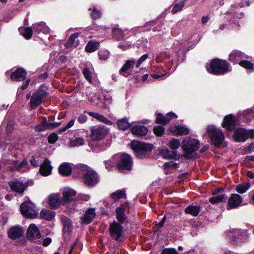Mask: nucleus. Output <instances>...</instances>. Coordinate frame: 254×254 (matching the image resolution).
Returning a JSON list of instances; mask_svg holds the SVG:
<instances>
[{"mask_svg": "<svg viewBox=\"0 0 254 254\" xmlns=\"http://www.w3.org/2000/svg\"><path fill=\"white\" fill-rule=\"evenodd\" d=\"M205 67L208 73L214 75H224L232 70V67L227 61L217 58L211 60Z\"/></svg>", "mask_w": 254, "mask_h": 254, "instance_id": "obj_1", "label": "nucleus"}, {"mask_svg": "<svg viewBox=\"0 0 254 254\" xmlns=\"http://www.w3.org/2000/svg\"><path fill=\"white\" fill-rule=\"evenodd\" d=\"M48 90V86L45 84H42L38 89L33 92L32 95L30 92L26 94L27 99L31 98L29 106L31 110L36 109L48 98L49 95Z\"/></svg>", "mask_w": 254, "mask_h": 254, "instance_id": "obj_2", "label": "nucleus"}, {"mask_svg": "<svg viewBox=\"0 0 254 254\" xmlns=\"http://www.w3.org/2000/svg\"><path fill=\"white\" fill-rule=\"evenodd\" d=\"M199 140L190 137L186 138L183 140L182 144L183 150L182 156L186 159L198 158L199 155L196 151L199 149Z\"/></svg>", "mask_w": 254, "mask_h": 254, "instance_id": "obj_3", "label": "nucleus"}, {"mask_svg": "<svg viewBox=\"0 0 254 254\" xmlns=\"http://www.w3.org/2000/svg\"><path fill=\"white\" fill-rule=\"evenodd\" d=\"M76 168L79 170L85 171L83 179L84 184L87 187H93L99 182V176L98 174L87 165L80 164L77 165Z\"/></svg>", "mask_w": 254, "mask_h": 254, "instance_id": "obj_4", "label": "nucleus"}, {"mask_svg": "<svg viewBox=\"0 0 254 254\" xmlns=\"http://www.w3.org/2000/svg\"><path fill=\"white\" fill-rule=\"evenodd\" d=\"M131 149L137 158L144 159L150 154L153 148V145L139 141L133 140L130 144Z\"/></svg>", "mask_w": 254, "mask_h": 254, "instance_id": "obj_5", "label": "nucleus"}, {"mask_svg": "<svg viewBox=\"0 0 254 254\" xmlns=\"http://www.w3.org/2000/svg\"><path fill=\"white\" fill-rule=\"evenodd\" d=\"M207 133L210 143L215 147L219 148L223 144L225 135L221 129L213 126H209L207 128Z\"/></svg>", "mask_w": 254, "mask_h": 254, "instance_id": "obj_6", "label": "nucleus"}, {"mask_svg": "<svg viewBox=\"0 0 254 254\" xmlns=\"http://www.w3.org/2000/svg\"><path fill=\"white\" fill-rule=\"evenodd\" d=\"M34 183L32 180H15L9 181L8 184L12 191L17 193L21 196L24 193V191L29 186H32Z\"/></svg>", "mask_w": 254, "mask_h": 254, "instance_id": "obj_7", "label": "nucleus"}, {"mask_svg": "<svg viewBox=\"0 0 254 254\" xmlns=\"http://www.w3.org/2000/svg\"><path fill=\"white\" fill-rule=\"evenodd\" d=\"M90 132L91 139L97 141L105 138L108 135L109 130L105 126L99 125L92 127Z\"/></svg>", "mask_w": 254, "mask_h": 254, "instance_id": "obj_8", "label": "nucleus"}, {"mask_svg": "<svg viewBox=\"0 0 254 254\" xmlns=\"http://www.w3.org/2000/svg\"><path fill=\"white\" fill-rule=\"evenodd\" d=\"M116 166L117 169L121 172L130 171L133 166L131 157L127 153L122 154Z\"/></svg>", "mask_w": 254, "mask_h": 254, "instance_id": "obj_9", "label": "nucleus"}, {"mask_svg": "<svg viewBox=\"0 0 254 254\" xmlns=\"http://www.w3.org/2000/svg\"><path fill=\"white\" fill-rule=\"evenodd\" d=\"M7 235L8 237L12 240L22 238L21 242L23 246L25 245L27 243L26 240L24 237V230L22 227L19 225L10 227L7 232Z\"/></svg>", "mask_w": 254, "mask_h": 254, "instance_id": "obj_10", "label": "nucleus"}, {"mask_svg": "<svg viewBox=\"0 0 254 254\" xmlns=\"http://www.w3.org/2000/svg\"><path fill=\"white\" fill-rule=\"evenodd\" d=\"M35 208L33 202L30 201H25L20 205L21 213L25 218H34L37 215Z\"/></svg>", "mask_w": 254, "mask_h": 254, "instance_id": "obj_11", "label": "nucleus"}, {"mask_svg": "<svg viewBox=\"0 0 254 254\" xmlns=\"http://www.w3.org/2000/svg\"><path fill=\"white\" fill-rule=\"evenodd\" d=\"M122 224L114 220L110 225V235L112 238H114L117 241H120V238L123 235L124 227Z\"/></svg>", "mask_w": 254, "mask_h": 254, "instance_id": "obj_12", "label": "nucleus"}, {"mask_svg": "<svg viewBox=\"0 0 254 254\" xmlns=\"http://www.w3.org/2000/svg\"><path fill=\"white\" fill-rule=\"evenodd\" d=\"M42 234L38 227L34 223L30 224L27 230V239L31 241H35L41 238Z\"/></svg>", "mask_w": 254, "mask_h": 254, "instance_id": "obj_13", "label": "nucleus"}, {"mask_svg": "<svg viewBox=\"0 0 254 254\" xmlns=\"http://www.w3.org/2000/svg\"><path fill=\"white\" fill-rule=\"evenodd\" d=\"M243 198L238 193H232L228 200L226 208L228 210L237 208L242 205Z\"/></svg>", "mask_w": 254, "mask_h": 254, "instance_id": "obj_14", "label": "nucleus"}, {"mask_svg": "<svg viewBox=\"0 0 254 254\" xmlns=\"http://www.w3.org/2000/svg\"><path fill=\"white\" fill-rule=\"evenodd\" d=\"M128 205L127 202L120 205L115 209L116 219L118 222L123 224L127 219V217L126 214V207Z\"/></svg>", "mask_w": 254, "mask_h": 254, "instance_id": "obj_15", "label": "nucleus"}, {"mask_svg": "<svg viewBox=\"0 0 254 254\" xmlns=\"http://www.w3.org/2000/svg\"><path fill=\"white\" fill-rule=\"evenodd\" d=\"M27 74V72L25 69L18 67L11 73L10 78L13 81H23L26 79Z\"/></svg>", "mask_w": 254, "mask_h": 254, "instance_id": "obj_16", "label": "nucleus"}, {"mask_svg": "<svg viewBox=\"0 0 254 254\" xmlns=\"http://www.w3.org/2000/svg\"><path fill=\"white\" fill-rule=\"evenodd\" d=\"M222 126L229 131L234 129L236 126V119L232 114L226 115L222 122Z\"/></svg>", "mask_w": 254, "mask_h": 254, "instance_id": "obj_17", "label": "nucleus"}, {"mask_svg": "<svg viewBox=\"0 0 254 254\" xmlns=\"http://www.w3.org/2000/svg\"><path fill=\"white\" fill-rule=\"evenodd\" d=\"M48 204L53 209L59 208L61 205H64L63 203L62 198L58 193L51 194L49 196Z\"/></svg>", "mask_w": 254, "mask_h": 254, "instance_id": "obj_18", "label": "nucleus"}, {"mask_svg": "<svg viewBox=\"0 0 254 254\" xmlns=\"http://www.w3.org/2000/svg\"><path fill=\"white\" fill-rule=\"evenodd\" d=\"M96 216L95 209L94 208H89L85 212L84 215L80 217L82 224H89L91 223Z\"/></svg>", "mask_w": 254, "mask_h": 254, "instance_id": "obj_19", "label": "nucleus"}, {"mask_svg": "<svg viewBox=\"0 0 254 254\" xmlns=\"http://www.w3.org/2000/svg\"><path fill=\"white\" fill-rule=\"evenodd\" d=\"M247 129L244 128L236 129L233 135L234 140L237 142H245L247 138Z\"/></svg>", "mask_w": 254, "mask_h": 254, "instance_id": "obj_20", "label": "nucleus"}, {"mask_svg": "<svg viewBox=\"0 0 254 254\" xmlns=\"http://www.w3.org/2000/svg\"><path fill=\"white\" fill-rule=\"evenodd\" d=\"M131 133L137 137H142L147 134L148 129L143 125H134L130 127Z\"/></svg>", "mask_w": 254, "mask_h": 254, "instance_id": "obj_21", "label": "nucleus"}, {"mask_svg": "<svg viewBox=\"0 0 254 254\" xmlns=\"http://www.w3.org/2000/svg\"><path fill=\"white\" fill-rule=\"evenodd\" d=\"M53 167L50 160L45 158L42 164L40 166L39 172L43 176H48L52 173Z\"/></svg>", "mask_w": 254, "mask_h": 254, "instance_id": "obj_22", "label": "nucleus"}, {"mask_svg": "<svg viewBox=\"0 0 254 254\" xmlns=\"http://www.w3.org/2000/svg\"><path fill=\"white\" fill-rule=\"evenodd\" d=\"M76 192L70 188L64 189L63 191V203L65 205L73 201V196L76 195Z\"/></svg>", "mask_w": 254, "mask_h": 254, "instance_id": "obj_23", "label": "nucleus"}, {"mask_svg": "<svg viewBox=\"0 0 254 254\" xmlns=\"http://www.w3.org/2000/svg\"><path fill=\"white\" fill-rule=\"evenodd\" d=\"M160 154L163 158L166 159L178 160L180 156L176 150H170L168 149H162L160 151Z\"/></svg>", "mask_w": 254, "mask_h": 254, "instance_id": "obj_24", "label": "nucleus"}, {"mask_svg": "<svg viewBox=\"0 0 254 254\" xmlns=\"http://www.w3.org/2000/svg\"><path fill=\"white\" fill-rule=\"evenodd\" d=\"M135 63L136 60L134 59H130V60H127L123 64L122 68L120 69V74L126 77H127L129 75V73H127V71L132 69L134 65L135 64Z\"/></svg>", "mask_w": 254, "mask_h": 254, "instance_id": "obj_25", "label": "nucleus"}, {"mask_svg": "<svg viewBox=\"0 0 254 254\" xmlns=\"http://www.w3.org/2000/svg\"><path fill=\"white\" fill-rule=\"evenodd\" d=\"M80 33L76 32L72 34L64 44L66 48H76L79 44V40L77 39Z\"/></svg>", "mask_w": 254, "mask_h": 254, "instance_id": "obj_26", "label": "nucleus"}, {"mask_svg": "<svg viewBox=\"0 0 254 254\" xmlns=\"http://www.w3.org/2000/svg\"><path fill=\"white\" fill-rule=\"evenodd\" d=\"M169 131L173 133L174 135L178 136H182L187 135L189 133L188 128L182 126H176L175 127H170Z\"/></svg>", "mask_w": 254, "mask_h": 254, "instance_id": "obj_27", "label": "nucleus"}, {"mask_svg": "<svg viewBox=\"0 0 254 254\" xmlns=\"http://www.w3.org/2000/svg\"><path fill=\"white\" fill-rule=\"evenodd\" d=\"M59 173L63 177H67L71 175L72 168L68 163H63L59 167Z\"/></svg>", "mask_w": 254, "mask_h": 254, "instance_id": "obj_28", "label": "nucleus"}, {"mask_svg": "<svg viewBox=\"0 0 254 254\" xmlns=\"http://www.w3.org/2000/svg\"><path fill=\"white\" fill-rule=\"evenodd\" d=\"M33 31L37 33H46L48 32V28L46 26L45 23L44 22H40L39 23L34 24L32 25Z\"/></svg>", "mask_w": 254, "mask_h": 254, "instance_id": "obj_29", "label": "nucleus"}, {"mask_svg": "<svg viewBox=\"0 0 254 254\" xmlns=\"http://www.w3.org/2000/svg\"><path fill=\"white\" fill-rule=\"evenodd\" d=\"M88 115L97 119L100 122H101L106 125H111L112 124V122L109 120L107 118L105 117L102 115H101L98 113H94L92 112H88Z\"/></svg>", "mask_w": 254, "mask_h": 254, "instance_id": "obj_30", "label": "nucleus"}, {"mask_svg": "<svg viewBox=\"0 0 254 254\" xmlns=\"http://www.w3.org/2000/svg\"><path fill=\"white\" fill-rule=\"evenodd\" d=\"M56 215V213L47 209H42L40 212V217L47 221L52 220Z\"/></svg>", "mask_w": 254, "mask_h": 254, "instance_id": "obj_31", "label": "nucleus"}, {"mask_svg": "<svg viewBox=\"0 0 254 254\" xmlns=\"http://www.w3.org/2000/svg\"><path fill=\"white\" fill-rule=\"evenodd\" d=\"M201 210V207L198 205H190L186 207L185 212L193 216H197Z\"/></svg>", "mask_w": 254, "mask_h": 254, "instance_id": "obj_32", "label": "nucleus"}, {"mask_svg": "<svg viewBox=\"0 0 254 254\" xmlns=\"http://www.w3.org/2000/svg\"><path fill=\"white\" fill-rule=\"evenodd\" d=\"M242 55L241 52L234 50L229 55V61L234 64H239V61L242 58Z\"/></svg>", "mask_w": 254, "mask_h": 254, "instance_id": "obj_33", "label": "nucleus"}, {"mask_svg": "<svg viewBox=\"0 0 254 254\" xmlns=\"http://www.w3.org/2000/svg\"><path fill=\"white\" fill-rule=\"evenodd\" d=\"M18 31L20 34L27 40H29L31 38L33 32L32 27H20L18 28Z\"/></svg>", "mask_w": 254, "mask_h": 254, "instance_id": "obj_34", "label": "nucleus"}, {"mask_svg": "<svg viewBox=\"0 0 254 254\" xmlns=\"http://www.w3.org/2000/svg\"><path fill=\"white\" fill-rule=\"evenodd\" d=\"M100 46L99 42L90 40L88 42L85 46V51L87 53H92L96 51Z\"/></svg>", "mask_w": 254, "mask_h": 254, "instance_id": "obj_35", "label": "nucleus"}, {"mask_svg": "<svg viewBox=\"0 0 254 254\" xmlns=\"http://www.w3.org/2000/svg\"><path fill=\"white\" fill-rule=\"evenodd\" d=\"M227 196L225 194H223L218 196L211 197L209 198V201L212 204H215L218 203L224 202L227 200Z\"/></svg>", "mask_w": 254, "mask_h": 254, "instance_id": "obj_36", "label": "nucleus"}, {"mask_svg": "<svg viewBox=\"0 0 254 254\" xmlns=\"http://www.w3.org/2000/svg\"><path fill=\"white\" fill-rule=\"evenodd\" d=\"M111 196L115 201H116L122 198H126L127 194L125 192V190H118L115 192L112 193Z\"/></svg>", "mask_w": 254, "mask_h": 254, "instance_id": "obj_37", "label": "nucleus"}, {"mask_svg": "<svg viewBox=\"0 0 254 254\" xmlns=\"http://www.w3.org/2000/svg\"><path fill=\"white\" fill-rule=\"evenodd\" d=\"M117 125L118 128L122 130H126L131 126L130 124L128 123L127 119L126 118L118 120Z\"/></svg>", "mask_w": 254, "mask_h": 254, "instance_id": "obj_38", "label": "nucleus"}, {"mask_svg": "<svg viewBox=\"0 0 254 254\" xmlns=\"http://www.w3.org/2000/svg\"><path fill=\"white\" fill-rule=\"evenodd\" d=\"M250 182L246 183H241L236 186V190L239 193H244L250 189Z\"/></svg>", "mask_w": 254, "mask_h": 254, "instance_id": "obj_39", "label": "nucleus"}, {"mask_svg": "<svg viewBox=\"0 0 254 254\" xmlns=\"http://www.w3.org/2000/svg\"><path fill=\"white\" fill-rule=\"evenodd\" d=\"M62 221L63 224V231L64 233L71 231L72 228V222L71 220L68 218H65L63 219Z\"/></svg>", "mask_w": 254, "mask_h": 254, "instance_id": "obj_40", "label": "nucleus"}, {"mask_svg": "<svg viewBox=\"0 0 254 254\" xmlns=\"http://www.w3.org/2000/svg\"><path fill=\"white\" fill-rule=\"evenodd\" d=\"M239 64L241 66L247 69H254V64L250 61L242 60L239 62Z\"/></svg>", "mask_w": 254, "mask_h": 254, "instance_id": "obj_41", "label": "nucleus"}, {"mask_svg": "<svg viewBox=\"0 0 254 254\" xmlns=\"http://www.w3.org/2000/svg\"><path fill=\"white\" fill-rule=\"evenodd\" d=\"M112 33L114 38L118 41L121 40L124 38L123 31L118 28L113 29Z\"/></svg>", "mask_w": 254, "mask_h": 254, "instance_id": "obj_42", "label": "nucleus"}, {"mask_svg": "<svg viewBox=\"0 0 254 254\" xmlns=\"http://www.w3.org/2000/svg\"><path fill=\"white\" fill-rule=\"evenodd\" d=\"M185 1H181L180 3H176L175 1L174 2V7L171 11L172 13L173 14H175L178 12L181 11L185 6Z\"/></svg>", "mask_w": 254, "mask_h": 254, "instance_id": "obj_43", "label": "nucleus"}, {"mask_svg": "<svg viewBox=\"0 0 254 254\" xmlns=\"http://www.w3.org/2000/svg\"><path fill=\"white\" fill-rule=\"evenodd\" d=\"M153 132L158 137L162 136L165 133V128L163 126H155L153 128Z\"/></svg>", "mask_w": 254, "mask_h": 254, "instance_id": "obj_44", "label": "nucleus"}, {"mask_svg": "<svg viewBox=\"0 0 254 254\" xmlns=\"http://www.w3.org/2000/svg\"><path fill=\"white\" fill-rule=\"evenodd\" d=\"M180 142L177 139H173L170 141L168 144L169 147L172 150H176L180 146Z\"/></svg>", "mask_w": 254, "mask_h": 254, "instance_id": "obj_45", "label": "nucleus"}, {"mask_svg": "<svg viewBox=\"0 0 254 254\" xmlns=\"http://www.w3.org/2000/svg\"><path fill=\"white\" fill-rule=\"evenodd\" d=\"M166 116L163 115L161 113H159L157 115L156 123L158 124L165 125L167 124V123H166Z\"/></svg>", "mask_w": 254, "mask_h": 254, "instance_id": "obj_46", "label": "nucleus"}, {"mask_svg": "<svg viewBox=\"0 0 254 254\" xmlns=\"http://www.w3.org/2000/svg\"><path fill=\"white\" fill-rule=\"evenodd\" d=\"M98 56L100 60L105 61L109 57V52L107 50H100L98 52Z\"/></svg>", "mask_w": 254, "mask_h": 254, "instance_id": "obj_47", "label": "nucleus"}, {"mask_svg": "<svg viewBox=\"0 0 254 254\" xmlns=\"http://www.w3.org/2000/svg\"><path fill=\"white\" fill-rule=\"evenodd\" d=\"M82 74H83L85 78L90 82L92 81L91 72L87 67L84 68L82 70Z\"/></svg>", "mask_w": 254, "mask_h": 254, "instance_id": "obj_48", "label": "nucleus"}, {"mask_svg": "<svg viewBox=\"0 0 254 254\" xmlns=\"http://www.w3.org/2000/svg\"><path fill=\"white\" fill-rule=\"evenodd\" d=\"M170 55L165 52H161L159 55H157L156 57V60L158 62H161L162 60L165 59H170Z\"/></svg>", "mask_w": 254, "mask_h": 254, "instance_id": "obj_49", "label": "nucleus"}, {"mask_svg": "<svg viewBox=\"0 0 254 254\" xmlns=\"http://www.w3.org/2000/svg\"><path fill=\"white\" fill-rule=\"evenodd\" d=\"M48 129H49V126H46L41 123L40 124L37 125L34 127V130L37 132H40L45 131Z\"/></svg>", "mask_w": 254, "mask_h": 254, "instance_id": "obj_50", "label": "nucleus"}, {"mask_svg": "<svg viewBox=\"0 0 254 254\" xmlns=\"http://www.w3.org/2000/svg\"><path fill=\"white\" fill-rule=\"evenodd\" d=\"M84 143V140L81 137L76 138V139L71 141L72 146H77L82 145Z\"/></svg>", "mask_w": 254, "mask_h": 254, "instance_id": "obj_51", "label": "nucleus"}, {"mask_svg": "<svg viewBox=\"0 0 254 254\" xmlns=\"http://www.w3.org/2000/svg\"><path fill=\"white\" fill-rule=\"evenodd\" d=\"M58 139V134L56 132L51 133L48 137V142L50 144L55 143Z\"/></svg>", "mask_w": 254, "mask_h": 254, "instance_id": "obj_52", "label": "nucleus"}, {"mask_svg": "<svg viewBox=\"0 0 254 254\" xmlns=\"http://www.w3.org/2000/svg\"><path fill=\"white\" fill-rule=\"evenodd\" d=\"M163 167L165 169L170 168H177L178 167V164L173 161H169L165 163L163 165Z\"/></svg>", "mask_w": 254, "mask_h": 254, "instance_id": "obj_53", "label": "nucleus"}, {"mask_svg": "<svg viewBox=\"0 0 254 254\" xmlns=\"http://www.w3.org/2000/svg\"><path fill=\"white\" fill-rule=\"evenodd\" d=\"M148 57V54H144L143 55H142L141 57H140L139 59L137 61H136V63H135L136 68H138L140 66L141 64L147 59Z\"/></svg>", "mask_w": 254, "mask_h": 254, "instance_id": "obj_54", "label": "nucleus"}, {"mask_svg": "<svg viewBox=\"0 0 254 254\" xmlns=\"http://www.w3.org/2000/svg\"><path fill=\"white\" fill-rule=\"evenodd\" d=\"M90 14L93 19L99 18L101 16V12L95 7L93 8Z\"/></svg>", "mask_w": 254, "mask_h": 254, "instance_id": "obj_55", "label": "nucleus"}, {"mask_svg": "<svg viewBox=\"0 0 254 254\" xmlns=\"http://www.w3.org/2000/svg\"><path fill=\"white\" fill-rule=\"evenodd\" d=\"M162 254H179L174 248H165L163 250Z\"/></svg>", "mask_w": 254, "mask_h": 254, "instance_id": "obj_56", "label": "nucleus"}, {"mask_svg": "<svg viewBox=\"0 0 254 254\" xmlns=\"http://www.w3.org/2000/svg\"><path fill=\"white\" fill-rule=\"evenodd\" d=\"M104 164L105 166L106 169L108 171H111L112 170L113 168L114 167V163L112 161H104Z\"/></svg>", "mask_w": 254, "mask_h": 254, "instance_id": "obj_57", "label": "nucleus"}, {"mask_svg": "<svg viewBox=\"0 0 254 254\" xmlns=\"http://www.w3.org/2000/svg\"><path fill=\"white\" fill-rule=\"evenodd\" d=\"M166 118L167 119L166 123H167V124H168L172 119H177L178 118V116L175 113L171 112L167 113L166 115Z\"/></svg>", "mask_w": 254, "mask_h": 254, "instance_id": "obj_58", "label": "nucleus"}, {"mask_svg": "<svg viewBox=\"0 0 254 254\" xmlns=\"http://www.w3.org/2000/svg\"><path fill=\"white\" fill-rule=\"evenodd\" d=\"M87 116L83 114H81L77 118V121L80 124L85 123L87 121Z\"/></svg>", "mask_w": 254, "mask_h": 254, "instance_id": "obj_59", "label": "nucleus"}, {"mask_svg": "<svg viewBox=\"0 0 254 254\" xmlns=\"http://www.w3.org/2000/svg\"><path fill=\"white\" fill-rule=\"evenodd\" d=\"M90 198V196L88 194L79 193L77 196V199H80L84 201H88Z\"/></svg>", "mask_w": 254, "mask_h": 254, "instance_id": "obj_60", "label": "nucleus"}, {"mask_svg": "<svg viewBox=\"0 0 254 254\" xmlns=\"http://www.w3.org/2000/svg\"><path fill=\"white\" fill-rule=\"evenodd\" d=\"M166 219L167 215H164L162 220L156 224V226L158 227V230H157V231H158L160 228H162L164 226V224L166 221Z\"/></svg>", "mask_w": 254, "mask_h": 254, "instance_id": "obj_61", "label": "nucleus"}, {"mask_svg": "<svg viewBox=\"0 0 254 254\" xmlns=\"http://www.w3.org/2000/svg\"><path fill=\"white\" fill-rule=\"evenodd\" d=\"M225 18L227 20L228 24H233L235 23L234 16L231 14H227Z\"/></svg>", "mask_w": 254, "mask_h": 254, "instance_id": "obj_62", "label": "nucleus"}, {"mask_svg": "<svg viewBox=\"0 0 254 254\" xmlns=\"http://www.w3.org/2000/svg\"><path fill=\"white\" fill-rule=\"evenodd\" d=\"M30 80V78L26 79L23 82L22 85L19 87V88H21L22 90L26 89L28 87Z\"/></svg>", "mask_w": 254, "mask_h": 254, "instance_id": "obj_63", "label": "nucleus"}, {"mask_svg": "<svg viewBox=\"0 0 254 254\" xmlns=\"http://www.w3.org/2000/svg\"><path fill=\"white\" fill-rule=\"evenodd\" d=\"M247 138L254 139V129L247 130Z\"/></svg>", "mask_w": 254, "mask_h": 254, "instance_id": "obj_64", "label": "nucleus"}]
</instances>
